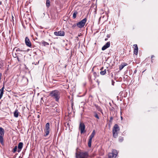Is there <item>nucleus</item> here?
I'll use <instances>...</instances> for the list:
<instances>
[{"mask_svg": "<svg viewBox=\"0 0 158 158\" xmlns=\"http://www.w3.org/2000/svg\"><path fill=\"white\" fill-rule=\"evenodd\" d=\"M25 43L27 46L29 47H31V43L29 39L27 37L25 38Z\"/></svg>", "mask_w": 158, "mask_h": 158, "instance_id": "obj_8", "label": "nucleus"}, {"mask_svg": "<svg viewBox=\"0 0 158 158\" xmlns=\"http://www.w3.org/2000/svg\"><path fill=\"white\" fill-rule=\"evenodd\" d=\"M4 133L5 131L4 129L2 127H0V142L2 145L4 144L3 143V136Z\"/></svg>", "mask_w": 158, "mask_h": 158, "instance_id": "obj_4", "label": "nucleus"}, {"mask_svg": "<svg viewBox=\"0 0 158 158\" xmlns=\"http://www.w3.org/2000/svg\"><path fill=\"white\" fill-rule=\"evenodd\" d=\"M118 140L120 142H122L123 140V138L122 137L120 136L118 138Z\"/></svg>", "mask_w": 158, "mask_h": 158, "instance_id": "obj_25", "label": "nucleus"}, {"mask_svg": "<svg viewBox=\"0 0 158 158\" xmlns=\"http://www.w3.org/2000/svg\"><path fill=\"white\" fill-rule=\"evenodd\" d=\"M41 44L44 46L48 45L49 44L48 43L44 41H42Z\"/></svg>", "mask_w": 158, "mask_h": 158, "instance_id": "obj_20", "label": "nucleus"}, {"mask_svg": "<svg viewBox=\"0 0 158 158\" xmlns=\"http://www.w3.org/2000/svg\"><path fill=\"white\" fill-rule=\"evenodd\" d=\"M87 21V19L85 18L77 23V26L79 28L83 27Z\"/></svg>", "mask_w": 158, "mask_h": 158, "instance_id": "obj_5", "label": "nucleus"}, {"mask_svg": "<svg viewBox=\"0 0 158 158\" xmlns=\"http://www.w3.org/2000/svg\"><path fill=\"white\" fill-rule=\"evenodd\" d=\"M22 149H19L18 148V149L17 150V152H20V151H21V150Z\"/></svg>", "mask_w": 158, "mask_h": 158, "instance_id": "obj_31", "label": "nucleus"}, {"mask_svg": "<svg viewBox=\"0 0 158 158\" xmlns=\"http://www.w3.org/2000/svg\"><path fill=\"white\" fill-rule=\"evenodd\" d=\"M77 14V12L76 11H75L73 14V18L75 19L76 18V15Z\"/></svg>", "mask_w": 158, "mask_h": 158, "instance_id": "obj_23", "label": "nucleus"}, {"mask_svg": "<svg viewBox=\"0 0 158 158\" xmlns=\"http://www.w3.org/2000/svg\"><path fill=\"white\" fill-rule=\"evenodd\" d=\"M134 53L135 55H137L138 52V48L137 44L134 45Z\"/></svg>", "mask_w": 158, "mask_h": 158, "instance_id": "obj_10", "label": "nucleus"}, {"mask_svg": "<svg viewBox=\"0 0 158 158\" xmlns=\"http://www.w3.org/2000/svg\"><path fill=\"white\" fill-rule=\"evenodd\" d=\"M44 130H50V124L49 123H47L45 125V128Z\"/></svg>", "mask_w": 158, "mask_h": 158, "instance_id": "obj_14", "label": "nucleus"}, {"mask_svg": "<svg viewBox=\"0 0 158 158\" xmlns=\"http://www.w3.org/2000/svg\"><path fill=\"white\" fill-rule=\"evenodd\" d=\"M89 156L87 152H80L79 153H76V158H87Z\"/></svg>", "mask_w": 158, "mask_h": 158, "instance_id": "obj_3", "label": "nucleus"}, {"mask_svg": "<svg viewBox=\"0 0 158 158\" xmlns=\"http://www.w3.org/2000/svg\"><path fill=\"white\" fill-rule=\"evenodd\" d=\"M95 134V130H94L89 137V139L88 143V145L89 147H91L92 139L94 136Z\"/></svg>", "mask_w": 158, "mask_h": 158, "instance_id": "obj_6", "label": "nucleus"}, {"mask_svg": "<svg viewBox=\"0 0 158 158\" xmlns=\"http://www.w3.org/2000/svg\"><path fill=\"white\" fill-rule=\"evenodd\" d=\"M94 116L98 119H99V117L96 112H94Z\"/></svg>", "mask_w": 158, "mask_h": 158, "instance_id": "obj_24", "label": "nucleus"}, {"mask_svg": "<svg viewBox=\"0 0 158 158\" xmlns=\"http://www.w3.org/2000/svg\"><path fill=\"white\" fill-rule=\"evenodd\" d=\"M45 134L44 135L45 137H46L49 133L50 130H44Z\"/></svg>", "mask_w": 158, "mask_h": 158, "instance_id": "obj_19", "label": "nucleus"}, {"mask_svg": "<svg viewBox=\"0 0 158 158\" xmlns=\"http://www.w3.org/2000/svg\"><path fill=\"white\" fill-rule=\"evenodd\" d=\"M60 92L57 90H55L51 91L50 95L55 98L56 101H58L60 98Z\"/></svg>", "mask_w": 158, "mask_h": 158, "instance_id": "obj_1", "label": "nucleus"}, {"mask_svg": "<svg viewBox=\"0 0 158 158\" xmlns=\"http://www.w3.org/2000/svg\"><path fill=\"white\" fill-rule=\"evenodd\" d=\"M23 143L22 142H20L18 145V148L19 149H22L23 147Z\"/></svg>", "mask_w": 158, "mask_h": 158, "instance_id": "obj_15", "label": "nucleus"}, {"mask_svg": "<svg viewBox=\"0 0 158 158\" xmlns=\"http://www.w3.org/2000/svg\"><path fill=\"white\" fill-rule=\"evenodd\" d=\"M107 36L108 37V38H109L110 37V35H107Z\"/></svg>", "mask_w": 158, "mask_h": 158, "instance_id": "obj_39", "label": "nucleus"}, {"mask_svg": "<svg viewBox=\"0 0 158 158\" xmlns=\"http://www.w3.org/2000/svg\"><path fill=\"white\" fill-rule=\"evenodd\" d=\"M2 74L1 73H0V82H1V79Z\"/></svg>", "mask_w": 158, "mask_h": 158, "instance_id": "obj_34", "label": "nucleus"}, {"mask_svg": "<svg viewBox=\"0 0 158 158\" xmlns=\"http://www.w3.org/2000/svg\"><path fill=\"white\" fill-rule=\"evenodd\" d=\"M97 82H98V85H99V82H98V81H97Z\"/></svg>", "mask_w": 158, "mask_h": 158, "instance_id": "obj_45", "label": "nucleus"}, {"mask_svg": "<svg viewBox=\"0 0 158 158\" xmlns=\"http://www.w3.org/2000/svg\"><path fill=\"white\" fill-rule=\"evenodd\" d=\"M118 153L117 151L116 150L114 149L113 150L111 154L113 157L115 158L117 156Z\"/></svg>", "mask_w": 158, "mask_h": 158, "instance_id": "obj_11", "label": "nucleus"}, {"mask_svg": "<svg viewBox=\"0 0 158 158\" xmlns=\"http://www.w3.org/2000/svg\"><path fill=\"white\" fill-rule=\"evenodd\" d=\"M114 81L113 80H112V85H114Z\"/></svg>", "mask_w": 158, "mask_h": 158, "instance_id": "obj_33", "label": "nucleus"}, {"mask_svg": "<svg viewBox=\"0 0 158 158\" xmlns=\"http://www.w3.org/2000/svg\"><path fill=\"white\" fill-rule=\"evenodd\" d=\"M94 76H95L96 75V72H94Z\"/></svg>", "mask_w": 158, "mask_h": 158, "instance_id": "obj_38", "label": "nucleus"}, {"mask_svg": "<svg viewBox=\"0 0 158 158\" xmlns=\"http://www.w3.org/2000/svg\"><path fill=\"white\" fill-rule=\"evenodd\" d=\"M17 146H15V147L13 149L12 151V152L13 153H15L16 152V151L17 150Z\"/></svg>", "mask_w": 158, "mask_h": 158, "instance_id": "obj_27", "label": "nucleus"}, {"mask_svg": "<svg viewBox=\"0 0 158 158\" xmlns=\"http://www.w3.org/2000/svg\"><path fill=\"white\" fill-rule=\"evenodd\" d=\"M106 69H105L103 71H101L100 72V73L101 75H103L106 74Z\"/></svg>", "mask_w": 158, "mask_h": 158, "instance_id": "obj_22", "label": "nucleus"}, {"mask_svg": "<svg viewBox=\"0 0 158 158\" xmlns=\"http://www.w3.org/2000/svg\"><path fill=\"white\" fill-rule=\"evenodd\" d=\"M15 48L16 49V50L17 52H26V51H25L24 50L21 49V48Z\"/></svg>", "mask_w": 158, "mask_h": 158, "instance_id": "obj_18", "label": "nucleus"}, {"mask_svg": "<svg viewBox=\"0 0 158 158\" xmlns=\"http://www.w3.org/2000/svg\"><path fill=\"white\" fill-rule=\"evenodd\" d=\"M17 59L18 60V61H20V60H19V57H17Z\"/></svg>", "mask_w": 158, "mask_h": 158, "instance_id": "obj_40", "label": "nucleus"}, {"mask_svg": "<svg viewBox=\"0 0 158 158\" xmlns=\"http://www.w3.org/2000/svg\"><path fill=\"white\" fill-rule=\"evenodd\" d=\"M76 26H77V24H74L72 26V28H74Z\"/></svg>", "mask_w": 158, "mask_h": 158, "instance_id": "obj_29", "label": "nucleus"}, {"mask_svg": "<svg viewBox=\"0 0 158 158\" xmlns=\"http://www.w3.org/2000/svg\"><path fill=\"white\" fill-rule=\"evenodd\" d=\"M119 130L120 129L118 125L117 124H115L112 130L113 136L114 138H116L117 137L118 135V131H119Z\"/></svg>", "mask_w": 158, "mask_h": 158, "instance_id": "obj_2", "label": "nucleus"}, {"mask_svg": "<svg viewBox=\"0 0 158 158\" xmlns=\"http://www.w3.org/2000/svg\"><path fill=\"white\" fill-rule=\"evenodd\" d=\"M29 49H28L27 50V52H28L29 51Z\"/></svg>", "mask_w": 158, "mask_h": 158, "instance_id": "obj_44", "label": "nucleus"}, {"mask_svg": "<svg viewBox=\"0 0 158 158\" xmlns=\"http://www.w3.org/2000/svg\"><path fill=\"white\" fill-rule=\"evenodd\" d=\"M107 40V38H106V39H105V41H106V40Z\"/></svg>", "mask_w": 158, "mask_h": 158, "instance_id": "obj_43", "label": "nucleus"}, {"mask_svg": "<svg viewBox=\"0 0 158 158\" xmlns=\"http://www.w3.org/2000/svg\"><path fill=\"white\" fill-rule=\"evenodd\" d=\"M123 118L122 117H121V118L122 119Z\"/></svg>", "mask_w": 158, "mask_h": 158, "instance_id": "obj_47", "label": "nucleus"}, {"mask_svg": "<svg viewBox=\"0 0 158 158\" xmlns=\"http://www.w3.org/2000/svg\"><path fill=\"white\" fill-rule=\"evenodd\" d=\"M105 45L107 47V48H109L110 46V42H108Z\"/></svg>", "mask_w": 158, "mask_h": 158, "instance_id": "obj_26", "label": "nucleus"}, {"mask_svg": "<svg viewBox=\"0 0 158 158\" xmlns=\"http://www.w3.org/2000/svg\"><path fill=\"white\" fill-rule=\"evenodd\" d=\"M67 125H69V123H67Z\"/></svg>", "mask_w": 158, "mask_h": 158, "instance_id": "obj_46", "label": "nucleus"}, {"mask_svg": "<svg viewBox=\"0 0 158 158\" xmlns=\"http://www.w3.org/2000/svg\"><path fill=\"white\" fill-rule=\"evenodd\" d=\"M109 158H112L113 157V156H109Z\"/></svg>", "mask_w": 158, "mask_h": 158, "instance_id": "obj_37", "label": "nucleus"}, {"mask_svg": "<svg viewBox=\"0 0 158 158\" xmlns=\"http://www.w3.org/2000/svg\"><path fill=\"white\" fill-rule=\"evenodd\" d=\"M136 72H137V71H136V70H135V71H134V73H136Z\"/></svg>", "mask_w": 158, "mask_h": 158, "instance_id": "obj_41", "label": "nucleus"}, {"mask_svg": "<svg viewBox=\"0 0 158 158\" xmlns=\"http://www.w3.org/2000/svg\"><path fill=\"white\" fill-rule=\"evenodd\" d=\"M107 48V47L105 45H104L102 47V50H104Z\"/></svg>", "mask_w": 158, "mask_h": 158, "instance_id": "obj_28", "label": "nucleus"}, {"mask_svg": "<svg viewBox=\"0 0 158 158\" xmlns=\"http://www.w3.org/2000/svg\"><path fill=\"white\" fill-rule=\"evenodd\" d=\"M50 1L49 0H46V6L48 7V8L50 6Z\"/></svg>", "mask_w": 158, "mask_h": 158, "instance_id": "obj_17", "label": "nucleus"}, {"mask_svg": "<svg viewBox=\"0 0 158 158\" xmlns=\"http://www.w3.org/2000/svg\"><path fill=\"white\" fill-rule=\"evenodd\" d=\"M79 128L81 130V133L82 134L83 133L85 129V125L84 123H81L80 124Z\"/></svg>", "mask_w": 158, "mask_h": 158, "instance_id": "obj_9", "label": "nucleus"}, {"mask_svg": "<svg viewBox=\"0 0 158 158\" xmlns=\"http://www.w3.org/2000/svg\"><path fill=\"white\" fill-rule=\"evenodd\" d=\"M96 107L98 111H99L100 112L102 113V110L100 106H98V105H96Z\"/></svg>", "mask_w": 158, "mask_h": 158, "instance_id": "obj_21", "label": "nucleus"}, {"mask_svg": "<svg viewBox=\"0 0 158 158\" xmlns=\"http://www.w3.org/2000/svg\"><path fill=\"white\" fill-rule=\"evenodd\" d=\"M111 76L112 77H113V73H111Z\"/></svg>", "mask_w": 158, "mask_h": 158, "instance_id": "obj_36", "label": "nucleus"}, {"mask_svg": "<svg viewBox=\"0 0 158 158\" xmlns=\"http://www.w3.org/2000/svg\"><path fill=\"white\" fill-rule=\"evenodd\" d=\"M154 57V55H152V56H151V58H152V60H151L152 62H153V61H152V58H153Z\"/></svg>", "mask_w": 158, "mask_h": 158, "instance_id": "obj_35", "label": "nucleus"}, {"mask_svg": "<svg viewBox=\"0 0 158 158\" xmlns=\"http://www.w3.org/2000/svg\"><path fill=\"white\" fill-rule=\"evenodd\" d=\"M4 86L3 85V86L0 89V99L2 97L3 94V92H4Z\"/></svg>", "mask_w": 158, "mask_h": 158, "instance_id": "obj_12", "label": "nucleus"}, {"mask_svg": "<svg viewBox=\"0 0 158 158\" xmlns=\"http://www.w3.org/2000/svg\"><path fill=\"white\" fill-rule=\"evenodd\" d=\"M14 18L13 16H12V19L13 20V18Z\"/></svg>", "mask_w": 158, "mask_h": 158, "instance_id": "obj_42", "label": "nucleus"}, {"mask_svg": "<svg viewBox=\"0 0 158 158\" xmlns=\"http://www.w3.org/2000/svg\"><path fill=\"white\" fill-rule=\"evenodd\" d=\"M19 116V112L18 110H16L14 113V116L16 117L17 118Z\"/></svg>", "mask_w": 158, "mask_h": 158, "instance_id": "obj_16", "label": "nucleus"}, {"mask_svg": "<svg viewBox=\"0 0 158 158\" xmlns=\"http://www.w3.org/2000/svg\"><path fill=\"white\" fill-rule=\"evenodd\" d=\"M71 105V107H72V109H73V102H72Z\"/></svg>", "mask_w": 158, "mask_h": 158, "instance_id": "obj_32", "label": "nucleus"}, {"mask_svg": "<svg viewBox=\"0 0 158 158\" xmlns=\"http://www.w3.org/2000/svg\"><path fill=\"white\" fill-rule=\"evenodd\" d=\"M54 34L56 36H64L65 35V33L64 31H55Z\"/></svg>", "mask_w": 158, "mask_h": 158, "instance_id": "obj_7", "label": "nucleus"}, {"mask_svg": "<svg viewBox=\"0 0 158 158\" xmlns=\"http://www.w3.org/2000/svg\"><path fill=\"white\" fill-rule=\"evenodd\" d=\"M127 65V64L126 63H123L121 64L119 67V69L121 70L126 65Z\"/></svg>", "mask_w": 158, "mask_h": 158, "instance_id": "obj_13", "label": "nucleus"}, {"mask_svg": "<svg viewBox=\"0 0 158 158\" xmlns=\"http://www.w3.org/2000/svg\"><path fill=\"white\" fill-rule=\"evenodd\" d=\"M113 119V117H111L110 118V122L111 123Z\"/></svg>", "mask_w": 158, "mask_h": 158, "instance_id": "obj_30", "label": "nucleus"}]
</instances>
